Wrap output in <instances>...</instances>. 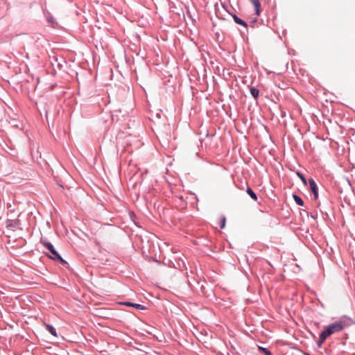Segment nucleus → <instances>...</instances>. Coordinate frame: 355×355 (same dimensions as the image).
Here are the masks:
<instances>
[{"label": "nucleus", "instance_id": "11", "mask_svg": "<svg viewBox=\"0 0 355 355\" xmlns=\"http://www.w3.org/2000/svg\"><path fill=\"white\" fill-rule=\"evenodd\" d=\"M293 199L298 205L303 206L304 202L300 196L297 195H293Z\"/></svg>", "mask_w": 355, "mask_h": 355}, {"label": "nucleus", "instance_id": "9", "mask_svg": "<svg viewBox=\"0 0 355 355\" xmlns=\"http://www.w3.org/2000/svg\"><path fill=\"white\" fill-rule=\"evenodd\" d=\"M46 329L54 336H57L55 329L50 325V324H46Z\"/></svg>", "mask_w": 355, "mask_h": 355}, {"label": "nucleus", "instance_id": "13", "mask_svg": "<svg viewBox=\"0 0 355 355\" xmlns=\"http://www.w3.org/2000/svg\"><path fill=\"white\" fill-rule=\"evenodd\" d=\"M225 222H226V219L225 217H222L220 219V228H224L225 226Z\"/></svg>", "mask_w": 355, "mask_h": 355}, {"label": "nucleus", "instance_id": "14", "mask_svg": "<svg viewBox=\"0 0 355 355\" xmlns=\"http://www.w3.org/2000/svg\"><path fill=\"white\" fill-rule=\"evenodd\" d=\"M261 351H262L266 355H272L271 352L266 348H263L261 347H259Z\"/></svg>", "mask_w": 355, "mask_h": 355}, {"label": "nucleus", "instance_id": "2", "mask_svg": "<svg viewBox=\"0 0 355 355\" xmlns=\"http://www.w3.org/2000/svg\"><path fill=\"white\" fill-rule=\"evenodd\" d=\"M41 243L43 244V245L51 253V256H49L51 259L53 260H58L60 261L62 264H66L67 262L60 256V254L57 252V251L55 250L53 245L47 242L45 240H41Z\"/></svg>", "mask_w": 355, "mask_h": 355}, {"label": "nucleus", "instance_id": "6", "mask_svg": "<svg viewBox=\"0 0 355 355\" xmlns=\"http://www.w3.org/2000/svg\"><path fill=\"white\" fill-rule=\"evenodd\" d=\"M123 304L125 305V306H132V307H135L137 309H141V310H144L146 308L141 305V304H135V303H132V302H123Z\"/></svg>", "mask_w": 355, "mask_h": 355}, {"label": "nucleus", "instance_id": "12", "mask_svg": "<svg viewBox=\"0 0 355 355\" xmlns=\"http://www.w3.org/2000/svg\"><path fill=\"white\" fill-rule=\"evenodd\" d=\"M259 90L254 87L250 88V94L254 98H257L259 96Z\"/></svg>", "mask_w": 355, "mask_h": 355}, {"label": "nucleus", "instance_id": "10", "mask_svg": "<svg viewBox=\"0 0 355 355\" xmlns=\"http://www.w3.org/2000/svg\"><path fill=\"white\" fill-rule=\"evenodd\" d=\"M246 192L254 200H257L256 193L250 188L248 187L246 190Z\"/></svg>", "mask_w": 355, "mask_h": 355}, {"label": "nucleus", "instance_id": "15", "mask_svg": "<svg viewBox=\"0 0 355 355\" xmlns=\"http://www.w3.org/2000/svg\"><path fill=\"white\" fill-rule=\"evenodd\" d=\"M298 175H299V177L300 178V179L302 180V182H303L304 184H306V180H305V178H304V176H303V175H300V173H298Z\"/></svg>", "mask_w": 355, "mask_h": 355}, {"label": "nucleus", "instance_id": "5", "mask_svg": "<svg viewBox=\"0 0 355 355\" xmlns=\"http://www.w3.org/2000/svg\"><path fill=\"white\" fill-rule=\"evenodd\" d=\"M255 8V14L259 15L261 12V3L259 0H249Z\"/></svg>", "mask_w": 355, "mask_h": 355}, {"label": "nucleus", "instance_id": "3", "mask_svg": "<svg viewBox=\"0 0 355 355\" xmlns=\"http://www.w3.org/2000/svg\"><path fill=\"white\" fill-rule=\"evenodd\" d=\"M6 227L11 230L18 227L20 225L19 219H8L6 222Z\"/></svg>", "mask_w": 355, "mask_h": 355}, {"label": "nucleus", "instance_id": "1", "mask_svg": "<svg viewBox=\"0 0 355 355\" xmlns=\"http://www.w3.org/2000/svg\"><path fill=\"white\" fill-rule=\"evenodd\" d=\"M347 326L345 321H336L328 326L325 327L322 332L328 338L331 334L342 331Z\"/></svg>", "mask_w": 355, "mask_h": 355}, {"label": "nucleus", "instance_id": "4", "mask_svg": "<svg viewBox=\"0 0 355 355\" xmlns=\"http://www.w3.org/2000/svg\"><path fill=\"white\" fill-rule=\"evenodd\" d=\"M309 185H310L311 189L314 194V198H315V199H317L318 197V188H317L316 183L315 182V181L313 179H309Z\"/></svg>", "mask_w": 355, "mask_h": 355}, {"label": "nucleus", "instance_id": "7", "mask_svg": "<svg viewBox=\"0 0 355 355\" xmlns=\"http://www.w3.org/2000/svg\"><path fill=\"white\" fill-rule=\"evenodd\" d=\"M232 17L234 19V21L237 24H239V25H241L245 28H247L248 25L247 24L241 19H240L239 17H238L236 15H232Z\"/></svg>", "mask_w": 355, "mask_h": 355}, {"label": "nucleus", "instance_id": "8", "mask_svg": "<svg viewBox=\"0 0 355 355\" xmlns=\"http://www.w3.org/2000/svg\"><path fill=\"white\" fill-rule=\"evenodd\" d=\"M327 338V336L322 331L320 334L319 340L318 341V346L320 347Z\"/></svg>", "mask_w": 355, "mask_h": 355}]
</instances>
